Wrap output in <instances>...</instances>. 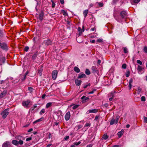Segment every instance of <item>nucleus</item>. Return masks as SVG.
I'll use <instances>...</instances> for the list:
<instances>
[{
    "label": "nucleus",
    "mask_w": 147,
    "mask_h": 147,
    "mask_svg": "<svg viewBox=\"0 0 147 147\" xmlns=\"http://www.w3.org/2000/svg\"><path fill=\"white\" fill-rule=\"evenodd\" d=\"M2 147H12L11 142L9 141H6L3 144Z\"/></svg>",
    "instance_id": "3"
},
{
    "label": "nucleus",
    "mask_w": 147,
    "mask_h": 147,
    "mask_svg": "<svg viewBox=\"0 0 147 147\" xmlns=\"http://www.w3.org/2000/svg\"><path fill=\"white\" fill-rule=\"evenodd\" d=\"M28 89L30 92H32L33 90V89L31 87H28Z\"/></svg>",
    "instance_id": "43"
},
{
    "label": "nucleus",
    "mask_w": 147,
    "mask_h": 147,
    "mask_svg": "<svg viewBox=\"0 0 147 147\" xmlns=\"http://www.w3.org/2000/svg\"><path fill=\"white\" fill-rule=\"evenodd\" d=\"M85 73L87 75H89L90 74V73L89 69H86L85 71Z\"/></svg>",
    "instance_id": "34"
},
{
    "label": "nucleus",
    "mask_w": 147,
    "mask_h": 147,
    "mask_svg": "<svg viewBox=\"0 0 147 147\" xmlns=\"http://www.w3.org/2000/svg\"><path fill=\"white\" fill-rule=\"evenodd\" d=\"M38 55V52L37 51L32 56V59L33 60L35 59Z\"/></svg>",
    "instance_id": "27"
},
{
    "label": "nucleus",
    "mask_w": 147,
    "mask_h": 147,
    "mask_svg": "<svg viewBox=\"0 0 147 147\" xmlns=\"http://www.w3.org/2000/svg\"><path fill=\"white\" fill-rule=\"evenodd\" d=\"M84 29H83L82 30L80 27H79L78 28V33L79 35V36H80L82 34V32H84Z\"/></svg>",
    "instance_id": "13"
},
{
    "label": "nucleus",
    "mask_w": 147,
    "mask_h": 147,
    "mask_svg": "<svg viewBox=\"0 0 147 147\" xmlns=\"http://www.w3.org/2000/svg\"><path fill=\"white\" fill-rule=\"evenodd\" d=\"M102 40L101 39H98L96 40V41L99 42H101L102 41Z\"/></svg>",
    "instance_id": "56"
},
{
    "label": "nucleus",
    "mask_w": 147,
    "mask_h": 147,
    "mask_svg": "<svg viewBox=\"0 0 147 147\" xmlns=\"http://www.w3.org/2000/svg\"><path fill=\"white\" fill-rule=\"evenodd\" d=\"M33 130V129L32 128H30V129H29L28 131V132H31Z\"/></svg>",
    "instance_id": "58"
},
{
    "label": "nucleus",
    "mask_w": 147,
    "mask_h": 147,
    "mask_svg": "<svg viewBox=\"0 0 147 147\" xmlns=\"http://www.w3.org/2000/svg\"><path fill=\"white\" fill-rule=\"evenodd\" d=\"M109 137L106 134H105L102 137V140H106Z\"/></svg>",
    "instance_id": "26"
},
{
    "label": "nucleus",
    "mask_w": 147,
    "mask_h": 147,
    "mask_svg": "<svg viewBox=\"0 0 147 147\" xmlns=\"http://www.w3.org/2000/svg\"><path fill=\"white\" fill-rule=\"evenodd\" d=\"M141 100L142 101H145L146 100L145 97L144 96H142L141 97Z\"/></svg>",
    "instance_id": "46"
},
{
    "label": "nucleus",
    "mask_w": 147,
    "mask_h": 147,
    "mask_svg": "<svg viewBox=\"0 0 147 147\" xmlns=\"http://www.w3.org/2000/svg\"><path fill=\"white\" fill-rule=\"evenodd\" d=\"M52 3V7H55V3H54V2H53Z\"/></svg>",
    "instance_id": "60"
},
{
    "label": "nucleus",
    "mask_w": 147,
    "mask_h": 147,
    "mask_svg": "<svg viewBox=\"0 0 147 147\" xmlns=\"http://www.w3.org/2000/svg\"><path fill=\"white\" fill-rule=\"evenodd\" d=\"M52 104V102H49L47 104L46 107L47 108H48L50 107Z\"/></svg>",
    "instance_id": "32"
},
{
    "label": "nucleus",
    "mask_w": 147,
    "mask_h": 147,
    "mask_svg": "<svg viewBox=\"0 0 147 147\" xmlns=\"http://www.w3.org/2000/svg\"><path fill=\"white\" fill-rule=\"evenodd\" d=\"M130 75V72L129 71H128L125 74V76L127 77H128Z\"/></svg>",
    "instance_id": "40"
},
{
    "label": "nucleus",
    "mask_w": 147,
    "mask_h": 147,
    "mask_svg": "<svg viewBox=\"0 0 147 147\" xmlns=\"http://www.w3.org/2000/svg\"><path fill=\"white\" fill-rule=\"evenodd\" d=\"M43 117H42V118H40L35 121H34L33 123L34 124H35V123H37V122H40V121H42L43 120Z\"/></svg>",
    "instance_id": "30"
},
{
    "label": "nucleus",
    "mask_w": 147,
    "mask_h": 147,
    "mask_svg": "<svg viewBox=\"0 0 147 147\" xmlns=\"http://www.w3.org/2000/svg\"><path fill=\"white\" fill-rule=\"evenodd\" d=\"M0 47L1 48L5 49H6L7 48V46L4 43H0Z\"/></svg>",
    "instance_id": "16"
},
{
    "label": "nucleus",
    "mask_w": 147,
    "mask_h": 147,
    "mask_svg": "<svg viewBox=\"0 0 147 147\" xmlns=\"http://www.w3.org/2000/svg\"><path fill=\"white\" fill-rule=\"evenodd\" d=\"M12 143L14 144V145H15L16 146H17L18 145V141L16 140H13L12 141Z\"/></svg>",
    "instance_id": "25"
},
{
    "label": "nucleus",
    "mask_w": 147,
    "mask_h": 147,
    "mask_svg": "<svg viewBox=\"0 0 147 147\" xmlns=\"http://www.w3.org/2000/svg\"><path fill=\"white\" fill-rule=\"evenodd\" d=\"M140 1V0H134V1L135 3H137Z\"/></svg>",
    "instance_id": "53"
},
{
    "label": "nucleus",
    "mask_w": 147,
    "mask_h": 147,
    "mask_svg": "<svg viewBox=\"0 0 147 147\" xmlns=\"http://www.w3.org/2000/svg\"><path fill=\"white\" fill-rule=\"evenodd\" d=\"M100 63H101V61H100V59L98 60V61H97V63L98 64H100Z\"/></svg>",
    "instance_id": "63"
},
{
    "label": "nucleus",
    "mask_w": 147,
    "mask_h": 147,
    "mask_svg": "<svg viewBox=\"0 0 147 147\" xmlns=\"http://www.w3.org/2000/svg\"><path fill=\"white\" fill-rule=\"evenodd\" d=\"M90 123H86L84 125V128L86 127H90Z\"/></svg>",
    "instance_id": "37"
},
{
    "label": "nucleus",
    "mask_w": 147,
    "mask_h": 147,
    "mask_svg": "<svg viewBox=\"0 0 147 147\" xmlns=\"http://www.w3.org/2000/svg\"><path fill=\"white\" fill-rule=\"evenodd\" d=\"M98 111V110L97 109H90L88 110L87 113L88 114H89L90 113H96Z\"/></svg>",
    "instance_id": "8"
},
{
    "label": "nucleus",
    "mask_w": 147,
    "mask_h": 147,
    "mask_svg": "<svg viewBox=\"0 0 147 147\" xmlns=\"http://www.w3.org/2000/svg\"><path fill=\"white\" fill-rule=\"evenodd\" d=\"M45 109H42L40 111V114L41 115H42V114L45 113Z\"/></svg>",
    "instance_id": "35"
},
{
    "label": "nucleus",
    "mask_w": 147,
    "mask_h": 147,
    "mask_svg": "<svg viewBox=\"0 0 147 147\" xmlns=\"http://www.w3.org/2000/svg\"><path fill=\"white\" fill-rule=\"evenodd\" d=\"M7 93V91L4 90L0 94V99L2 98L5 96Z\"/></svg>",
    "instance_id": "7"
},
{
    "label": "nucleus",
    "mask_w": 147,
    "mask_h": 147,
    "mask_svg": "<svg viewBox=\"0 0 147 147\" xmlns=\"http://www.w3.org/2000/svg\"><path fill=\"white\" fill-rule=\"evenodd\" d=\"M120 15L122 18H126L127 16L126 12L124 11H123L120 12Z\"/></svg>",
    "instance_id": "6"
},
{
    "label": "nucleus",
    "mask_w": 147,
    "mask_h": 147,
    "mask_svg": "<svg viewBox=\"0 0 147 147\" xmlns=\"http://www.w3.org/2000/svg\"><path fill=\"white\" fill-rule=\"evenodd\" d=\"M60 3L62 4H63L64 3V0H60Z\"/></svg>",
    "instance_id": "57"
},
{
    "label": "nucleus",
    "mask_w": 147,
    "mask_h": 147,
    "mask_svg": "<svg viewBox=\"0 0 147 147\" xmlns=\"http://www.w3.org/2000/svg\"><path fill=\"white\" fill-rule=\"evenodd\" d=\"M32 140V138L31 137H30L29 138H27L26 139V141H28L30 140Z\"/></svg>",
    "instance_id": "52"
},
{
    "label": "nucleus",
    "mask_w": 147,
    "mask_h": 147,
    "mask_svg": "<svg viewBox=\"0 0 147 147\" xmlns=\"http://www.w3.org/2000/svg\"><path fill=\"white\" fill-rule=\"evenodd\" d=\"M15 138L17 140H19V141H18V145L20 144L22 145L23 144V140H25V138L22 136H17L15 137Z\"/></svg>",
    "instance_id": "1"
},
{
    "label": "nucleus",
    "mask_w": 147,
    "mask_h": 147,
    "mask_svg": "<svg viewBox=\"0 0 147 147\" xmlns=\"http://www.w3.org/2000/svg\"><path fill=\"white\" fill-rule=\"evenodd\" d=\"M123 133V130L122 129L121 131L118 132L117 133V135L119 138L121 137Z\"/></svg>",
    "instance_id": "22"
},
{
    "label": "nucleus",
    "mask_w": 147,
    "mask_h": 147,
    "mask_svg": "<svg viewBox=\"0 0 147 147\" xmlns=\"http://www.w3.org/2000/svg\"><path fill=\"white\" fill-rule=\"evenodd\" d=\"M29 49V47L28 46L25 47L24 49V51L26 52H27L28 51V49Z\"/></svg>",
    "instance_id": "41"
},
{
    "label": "nucleus",
    "mask_w": 147,
    "mask_h": 147,
    "mask_svg": "<svg viewBox=\"0 0 147 147\" xmlns=\"http://www.w3.org/2000/svg\"><path fill=\"white\" fill-rule=\"evenodd\" d=\"M120 118V116L117 115L116 116L115 120L117 122H118V120Z\"/></svg>",
    "instance_id": "39"
},
{
    "label": "nucleus",
    "mask_w": 147,
    "mask_h": 147,
    "mask_svg": "<svg viewBox=\"0 0 147 147\" xmlns=\"http://www.w3.org/2000/svg\"><path fill=\"white\" fill-rule=\"evenodd\" d=\"M43 70V68L42 66L40 67L38 69V74L40 76L42 75V72Z\"/></svg>",
    "instance_id": "14"
},
{
    "label": "nucleus",
    "mask_w": 147,
    "mask_h": 147,
    "mask_svg": "<svg viewBox=\"0 0 147 147\" xmlns=\"http://www.w3.org/2000/svg\"><path fill=\"white\" fill-rule=\"evenodd\" d=\"M137 63H138L140 65H141L142 64V62L141 61H140V60H137Z\"/></svg>",
    "instance_id": "45"
},
{
    "label": "nucleus",
    "mask_w": 147,
    "mask_h": 147,
    "mask_svg": "<svg viewBox=\"0 0 147 147\" xmlns=\"http://www.w3.org/2000/svg\"><path fill=\"white\" fill-rule=\"evenodd\" d=\"M123 51H124V52L125 53H127L128 51H127V48L126 47H124L123 48Z\"/></svg>",
    "instance_id": "38"
},
{
    "label": "nucleus",
    "mask_w": 147,
    "mask_h": 147,
    "mask_svg": "<svg viewBox=\"0 0 147 147\" xmlns=\"http://www.w3.org/2000/svg\"><path fill=\"white\" fill-rule=\"evenodd\" d=\"M44 15V13L43 11H41L40 13L39 14V20L42 21L43 19Z\"/></svg>",
    "instance_id": "10"
},
{
    "label": "nucleus",
    "mask_w": 147,
    "mask_h": 147,
    "mask_svg": "<svg viewBox=\"0 0 147 147\" xmlns=\"http://www.w3.org/2000/svg\"><path fill=\"white\" fill-rule=\"evenodd\" d=\"M95 27H94L93 28H91V29H90V30L91 31H94V30H95Z\"/></svg>",
    "instance_id": "59"
},
{
    "label": "nucleus",
    "mask_w": 147,
    "mask_h": 147,
    "mask_svg": "<svg viewBox=\"0 0 147 147\" xmlns=\"http://www.w3.org/2000/svg\"><path fill=\"white\" fill-rule=\"evenodd\" d=\"M45 96H46V95L45 94H43L42 96V99H44L45 98Z\"/></svg>",
    "instance_id": "61"
},
{
    "label": "nucleus",
    "mask_w": 147,
    "mask_h": 147,
    "mask_svg": "<svg viewBox=\"0 0 147 147\" xmlns=\"http://www.w3.org/2000/svg\"><path fill=\"white\" fill-rule=\"evenodd\" d=\"M90 86V84L88 83L87 85H84V88H86L88 86Z\"/></svg>",
    "instance_id": "49"
},
{
    "label": "nucleus",
    "mask_w": 147,
    "mask_h": 147,
    "mask_svg": "<svg viewBox=\"0 0 147 147\" xmlns=\"http://www.w3.org/2000/svg\"><path fill=\"white\" fill-rule=\"evenodd\" d=\"M144 122L147 123V117H144Z\"/></svg>",
    "instance_id": "50"
},
{
    "label": "nucleus",
    "mask_w": 147,
    "mask_h": 147,
    "mask_svg": "<svg viewBox=\"0 0 147 147\" xmlns=\"http://www.w3.org/2000/svg\"><path fill=\"white\" fill-rule=\"evenodd\" d=\"M88 12V10L86 9L84 10L83 12V14L84 17L85 18Z\"/></svg>",
    "instance_id": "29"
},
{
    "label": "nucleus",
    "mask_w": 147,
    "mask_h": 147,
    "mask_svg": "<svg viewBox=\"0 0 147 147\" xmlns=\"http://www.w3.org/2000/svg\"><path fill=\"white\" fill-rule=\"evenodd\" d=\"M137 69L138 71V73L139 74H141L143 72L142 70V67L140 65H138Z\"/></svg>",
    "instance_id": "11"
},
{
    "label": "nucleus",
    "mask_w": 147,
    "mask_h": 147,
    "mask_svg": "<svg viewBox=\"0 0 147 147\" xmlns=\"http://www.w3.org/2000/svg\"><path fill=\"white\" fill-rule=\"evenodd\" d=\"M61 12L65 16H67V13L64 10H62L61 11Z\"/></svg>",
    "instance_id": "33"
},
{
    "label": "nucleus",
    "mask_w": 147,
    "mask_h": 147,
    "mask_svg": "<svg viewBox=\"0 0 147 147\" xmlns=\"http://www.w3.org/2000/svg\"><path fill=\"white\" fill-rule=\"evenodd\" d=\"M74 70L77 73H79L80 72V70L79 68L77 67H74Z\"/></svg>",
    "instance_id": "28"
},
{
    "label": "nucleus",
    "mask_w": 147,
    "mask_h": 147,
    "mask_svg": "<svg viewBox=\"0 0 147 147\" xmlns=\"http://www.w3.org/2000/svg\"><path fill=\"white\" fill-rule=\"evenodd\" d=\"M30 101L29 100H28L26 101H23L22 102V104L24 107L28 108V105L30 103Z\"/></svg>",
    "instance_id": "5"
},
{
    "label": "nucleus",
    "mask_w": 147,
    "mask_h": 147,
    "mask_svg": "<svg viewBox=\"0 0 147 147\" xmlns=\"http://www.w3.org/2000/svg\"><path fill=\"white\" fill-rule=\"evenodd\" d=\"M70 117V113L69 111L68 112L65 116V118L66 121L68 120Z\"/></svg>",
    "instance_id": "9"
},
{
    "label": "nucleus",
    "mask_w": 147,
    "mask_h": 147,
    "mask_svg": "<svg viewBox=\"0 0 147 147\" xmlns=\"http://www.w3.org/2000/svg\"><path fill=\"white\" fill-rule=\"evenodd\" d=\"M118 122H117L116 120L114 118H112L111 120L110 123V124L113 125L114 124H117Z\"/></svg>",
    "instance_id": "15"
},
{
    "label": "nucleus",
    "mask_w": 147,
    "mask_h": 147,
    "mask_svg": "<svg viewBox=\"0 0 147 147\" xmlns=\"http://www.w3.org/2000/svg\"><path fill=\"white\" fill-rule=\"evenodd\" d=\"M75 83L77 86H79L80 85L82 81L80 80L76 79L75 80Z\"/></svg>",
    "instance_id": "12"
},
{
    "label": "nucleus",
    "mask_w": 147,
    "mask_h": 147,
    "mask_svg": "<svg viewBox=\"0 0 147 147\" xmlns=\"http://www.w3.org/2000/svg\"><path fill=\"white\" fill-rule=\"evenodd\" d=\"M82 127V125H79L78 126V129H79L81 128Z\"/></svg>",
    "instance_id": "54"
},
{
    "label": "nucleus",
    "mask_w": 147,
    "mask_h": 147,
    "mask_svg": "<svg viewBox=\"0 0 147 147\" xmlns=\"http://www.w3.org/2000/svg\"><path fill=\"white\" fill-rule=\"evenodd\" d=\"M72 108L73 109H75L76 108H77L79 106V105H71L70 106V107H71L72 106H73Z\"/></svg>",
    "instance_id": "31"
},
{
    "label": "nucleus",
    "mask_w": 147,
    "mask_h": 147,
    "mask_svg": "<svg viewBox=\"0 0 147 147\" xmlns=\"http://www.w3.org/2000/svg\"><path fill=\"white\" fill-rule=\"evenodd\" d=\"M58 74V71L57 70L53 71L52 72V77L53 80H55L56 79Z\"/></svg>",
    "instance_id": "4"
},
{
    "label": "nucleus",
    "mask_w": 147,
    "mask_h": 147,
    "mask_svg": "<svg viewBox=\"0 0 147 147\" xmlns=\"http://www.w3.org/2000/svg\"><path fill=\"white\" fill-rule=\"evenodd\" d=\"M80 143H81V142L79 141L78 142H75L74 143V145H76V146H78V145H79Z\"/></svg>",
    "instance_id": "47"
},
{
    "label": "nucleus",
    "mask_w": 147,
    "mask_h": 147,
    "mask_svg": "<svg viewBox=\"0 0 147 147\" xmlns=\"http://www.w3.org/2000/svg\"><path fill=\"white\" fill-rule=\"evenodd\" d=\"M142 89L140 87H138V92L140 93Z\"/></svg>",
    "instance_id": "51"
},
{
    "label": "nucleus",
    "mask_w": 147,
    "mask_h": 147,
    "mask_svg": "<svg viewBox=\"0 0 147 147\" xmlns=\"http://www.w3.org/2000/svg\"><path fill=\"white\" fill-rule=\"evenodd\" d=\"M8 109H5L4 111L1 113V115H2L3 119L6 118L7 116L8 115L9 112L8 111Z\"/></svg>",
    "instance_id": "2"
},
{
    "label": "nucleus",
    "mask_w": 147,
    "mask_h": 147,
    "mask_svg": "<svg viewBox=\"0 0 147 147\" xmlns=\"http://www.w3.org/2000/svg\"><path fill=\"white\" fill-rule=\"evenodd\" d=\"M52 41L50 39H48L44 42L45 44L47 45H51L52 44Z\"/></svg>",
    "instance_id": "17"
},
{
    "label": "nucleus",
    "mask_w": 147,
    "mask_h": 147,
    "mask_svg": "<svg viewBox=\"0 0 147 147\" xmlns=\"http://www.w3.org/2000/svg\"><path fill=\"white\" fill-rule=\"evenodd\" d=\"M133 82V79L132 78H130L129 82L128 87L129 88V89H131V84Z\"/></svg>",
    "instance_id": "20"
},
{
    "label": "nucleus",
    "mask_w": 147,
    "mask_h": 147,
    "mask_svg": "<svg viewBox=\"0 0 147 147\" xmlns=\"http://www.w3.org/2000/svg\"><path fill=\"white\" fill-rule=\"evenodd\" d=\"M4 83V85L5 86V88L8 87L9 86V82L7 80L5 81Z\"/></svg>",
    "instance_id": "24"
},
{
    "label": "nucleus",
    "mask_w": 147,
    "mask_h": 147,
    "mask_svg": "<svg viewBox=\"0 0 147 147\" xmlns=\"http://www.w3.org/2000/svg\"><path fill=\"white\" fill-rule=\"evenodd\" d=\"M92 70L93 73H95L98 71L97 69L95 66H92Z\"/></svg>",
    "instance_id": "18"
},
{
    "label": "nucleus",
    "mask_w": 147,
    "mask_h": 147,
    "mask_svg": "<svg viewBox=\"0 0 147 147\" xmlns=\"http://www.w3.org/2000/svg\"><path fill=\"white\" fill-rule=\"evenodd\" d=\"M69 138V137L68 136H66L64 138V139L65 140H67Z\"/></svg>",
    "instance_id": "55"
},
{
    "label": "nucleus",
    "mask_w": 147,
    "mask_h": 147,
    "mask_svg": "<svg viewBox=\"0 0 147 147\" xmlns=\"http://www.w3.org/2000/svg\"><path fill=\"white\" fill-rule=\"evenodd\" d=\"M98 116H96L95 117L94 119V120L96 121L97 120V119H98Z\"/></svg>",
    "instance_id": "64"
},
{
    "label": "nucleus",
    "mask_w": 147,
    "mask_h": 147,
    "mask_svg": "<svg viewBox=\"0 0 147 147\" xmlns=\"http://www.w3.org/2000/svg\"><path fill=\"white\" fill-rule=\"evenodd\" d=\"M89 98L88 97H86L85 96H83L81 98V99L83 100V101L86 102L88 100Z\"/></svg>",
    "instance_id": "21"
},
{
    "label": "nucleus",
    "mask_w": 147,
    "mask_h": 147,
    "mask_svg": "<svg viewBox=\"0 0 147 147\" xmlns=\"http://www.w3.org/2000/svg\"><path fill=\"white\" fill-rule=\"evenodd\" d=\"M86 76V75L85 74H79L78 78L79 79L82 78H85Z\"/></svg>",
    "instance_id": "23"
},
{
    "label": "nucleus",
    "mask_w": 147,
    "mask_h": 147,
    "mask_svg": "<svg viewBox=\"0 0 147 147\" xmlns=\"http://www.w3.org/2000/svg\"><path fill=\"white\" fill-rule=\"evenodd\" d=\"M144 52L147 53V46H145L144 47Z\"/></svg>",
    "instance_id": "48"
},
{
    "label": "nucleus",
    "mask_w": 147,
    "mask_h": 147,
    "mask_svg": "<svg viewBox=\"0 0 147 147\" xmlns=\"http://www.w3.org/2000/svg\"><path fill=\"white\" fill-rule=\"evenodd\" d=\"M45 29H46V30H47L48 31H47L48 32H49L50 31V30L49 29V28H46Z\"/></svg>",
    "instance_id": "62"
},
{
    "label": "nucleus",
    "mask_w": 147,
    "mask_h": 147,
    "mask_svg": "<svg viewBox=\"0 0 147 147\" xmlns=\"http://www.w3.org/2000/svg\"><path fill=\"white\" fill-rule=\"evenodd\" d=\"M26 78V75H21L20 76V78L19 79L20 81L21 82L24 80Z\"/></svg>",
    "instance_id": "19"
},
{
    "label": "nucleus",
    "mask_w": 147,
    "mask_h": 147,
    "mask_svg": "<svg viewBox=\"0 0 147 147\" xmlns=\"http://www.w3.org/2000/svg\"><path fill=\"white\" fill-rule=\"evenodd\" d=\"M98 4L100 7H102L103 5V4L102 3H100V2H97Z\"/></svg>",
    "instance_id": "42"
},
{
    "label": "nucleus",
    "mask_w": 147,
    "mask_h": 147,
    "mask_svg": "<svg viewBox=\"0 0 147 147\" xmlns=\"http://www.w3.org/2000/svg\"><path fill=\"white\" fill-rule=\"evenodd\" d=\"M113 92H111V95L112 96V97H110L109 98V101H111L112 100L113 98L114 97V95L113 94Z\"/></svg>",
    "instance_id": "36"
},
{
    "label": "nucleus",
    "mask_w": 147,
    "mask_h": 147,
    "mask_svg": "<svg viewBox=\"0 0 147 147\" xmlns=\"http://www.w3.org/2000/svg\"><path fill=\"white\" fill-rule=\"evenodd\" d=\"M122 67L123 69H125L126 67V64L125 63L123 64L122 65Z\"/></svg>",
    "instance_id": "44"
}]
</instances>
